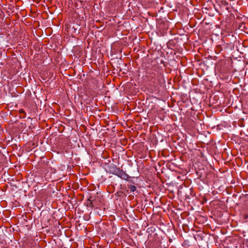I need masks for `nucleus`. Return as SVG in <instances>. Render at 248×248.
I'll use <instances>...</instances> for the list:
<instances>
[{
    "mask_svg": "<svg viewBox=\"0 0 248 248\" xmlns=\"http://www.w3.org/2000/svg\"><path fill=\"white\" fill-rule=\"evenodd\" d=\"M42 140H40V143H41V144H42Z\"/></svg>",
    "mask_w": 248,
    "mask_h": 248,
    "instance_id": "7",
    "label": "nucleus"
},
{
    "mask_svg": "<svg viewBox=\"0 0 248 248\" xmlns=\"http://www.w3.org/2000/svg\"><path fill=\"white\" fill-rule=\"evenodd\" d=\"M19 113L20 114V117L21 118H25L26 117V112L23 109H20L19 110Z\"/></svg>",
    "mask_w": 248,
    "mask_h": 248,
    "instance_id": "4",
    "label": "nucleus"
},
{
    "mask_svg": "<svg viewBox=\"0 0 248 248\" xmlns=\"http://www.w3.org/2000/svg\"><path fill=\"white\" fill-rule=\"evenodd\" d=\"M38 140H29L26 143V145L29 148H33L38 145Z\"/></svg>",
    "mask_w": 248,
    "mask_h": 248,
    "instance_id": "2",
    "label": "nucleus"
},
{
    "mask_svg": "<svg viewBox=\"0 0 248 248\" xmlns=\"http://www.w3.org/2000/svg\"><path fill=\"white\" fill-rule=\"evenodd\" d=\"M116 175L121 179L125 180H127L129 177V176L128 174H127L122 170H118Z\"/></svg>",
    "mask_w": 248,
    "mask_h": 248,
    "instance_id": "1",
    "label": "nucleus"
},
{
    "mask_svg": "<svg viewBox=\"0 0 248 248\" xmlns=\"http://www.w3.org/2000/svg\"><path fill=\"white\" fill-rule=\"evenodd\" d=\"M129 188L131 192H134L136 190V187L134 186H130L129 187Z\"/></svg>",
    "mask_w": 248,
    "mask_h": 248,
    "instance_id": "5",
    "label": "nucleus"
},
{
    "mask_svg": "<svg viewBox=\"0 0 248 248\" xmlns=\"http://www.w3.org/2000/svg\"><path fill=\"white\" fill-rule=\"evenodd\" d=\"M147 76L149 77V78H154L155 75V73H154L153 72L151 71V70H148L147 71Z\"/></svg>",
    "mask_w": 248,
    "mask_h": 248,
    "instance_id": "3",
    "label": "nucleus"
},
{
    "mask_svg": "<svg viewBox=\"0 0 248 248\" xmlns=\"http://www.w3.org/2000/svg\"><path fill=\"white\" fill-rule=\"evenodd\" d=\"M20 137H21V135H19L18 138H20Z\"/></svg>",
    "mask_w": 248,
    "mask_h": 248,
    "instance_id": "8",
    "label": "nucleus"
},
{
    "mask_svg": "<svg viewBox=\"0 0 248 248\" xmlns=\"http://www.w3.org/2000/svg\"><path fill=\"white\" fill-rule=\"evenodd\" d=\"M120 142L121 143V144L123 145H124L126 144V141L127 140H119Z\"/></svg>",
    "mask_w": 248,
    "mask_h": 248,
    "instance_id": "6",
    "label": "nucleus"
}]
</instances>
